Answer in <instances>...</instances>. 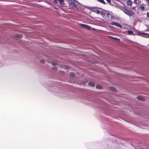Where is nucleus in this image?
I'll list each match as a JSON object with an SVG mask.
<instances>
[{
  "label": "nucleus",
  "instance_id": "4be33fe9",
  "mask_svg": "<svg viewBox=\"0 0 149 149\" xmlns=\"http://www.w3.org/2000/svg\"><path fill=\"white\" fill-rule=\"evenodd\" d=\"M109 3H111V1L110 0H106Z\"/></svg>",
  "mask_w": 149,
  "mask_h": 149
},
{
  "label": "nucleus",
  "instance_id": "dca6fc26",
  "mask_svg": "<svg viewBox=\"0 0 149 149\" xmlns=\"http://www.w3.org/2000/svg\"><path fill=\"white\" fill-rule=\"evenodd\" d=\"M73 1H74V3H76V5H78L79 4H80V3L78 2V1H77V0H73Z\"/></svg>",
  "mask_w": 149,
  "mask_h": 149
},
{
  "label": "nucleus",
  "instance_id": "bb28decb",
  "mask_svg": "<svg viewBox=\"0 0 149 149\" xmlns=\"http://www.w3.org/2000/svg\"><path fill=\"white\" fill-rule=\"evenodd\" d=\"M114 40H118L119 39H118L117 38H114V39H113Z\"/></svg>",
  "mask_w": 149,
  "mask_h": 149
},
{
  "label": "nucleus",
  "instance_id": "f8f14e48",
  "mask_svg": "<svg viewBox=\"0 0 149 149\" xmlns=\"http://www.w3.org/2000/svg\"><path fill=\"white\" fill-rule=\"evenodd\" d=\"M137 99L139 100H141L143 101L144 100V99L141 96L137 97Z\"/></svg>",
  "mask_w": 149,
  "mask_h": 149
},
{
  "label": "nucleus",
  "instance_id": "2eb2a0df",
  "mask_svg": "<svg viewBox=\"0 0 149 149\" xmlns=\"http://www.w3.org/2000/svg\"><path fill=\"white\" fill-rule=\"evenodd\" d=\"M98 1H99V2L104 4H105V2L103 0H97Z\"/></svg>",
  "mask_w": 149,
  "mask_h": 149
},
{
  "label": "nucleus",
  "instance_id": "6ab92c4d",
  "mask_svg": "<svg viewBox=\"0 0 149 149\" xmlns=\"http://www.w3.org/2000/svg\"><path fill=\"white\" fill-rule=\"evenodd\" d=\"M19 35H17L16 36L17 37H19V38H21L22 37V35H19Z\"/></svg>",
  "mask_w": 149,
  "mask_h": 149
},
{
  "label": "nucleus",
  "instance_id": "a878e982",
  "mask_svg": "<svg viewBox=\"0 0 149 149\" xmlns=\"http://www.w3.org/2000/svg\"><path fill=\"white\" fill-rule=\"evenodd\" d=\"M58 1V0H54V1L55 3H56Z\"/></svg>",
  "mask_w": 149,
  "mask_h": 149
},
{
  "label": "nucleus",
  "instance_id": "c85d7f7f",
  "mask_svg": "<svg viewBox=\"0 0 149 149\" xmlns=\"http://www.w3.org/2000/svg\"><path fill=\"white\" fill-rule=\"evenodd\" d=\"M146 31H149V28H148V29L146 30Z\"/></svg>",
  "mask_w": 149,
  "mask_h": 149
},
{
  "label": "nucleus",
  "instance_id": "39448f33",
  "mask_svg": "<svg viewBox=\"0 0 149 149\" xmlns=\"http://www.w3.org/2000/svg\"><path fill=\"white\" fill-rule=\"evenodd\" d=\"M110 24L117 26L120 28H122V26L120 24L115 22H112L110 23Z\"/></svg>",
  "mask_w": 149,
  "mask_h": 149
},
{
  "label": "nucleus",
  "instance_id": "7ed1b4c3",
  "mask_svg": "<svg viewBox=\"0 0 149 149\" xmlns=\"http://www.w3.org/2000/svg\"><path fill=\"white\" fill-rule=\"evenodd\" d=\"M77 5L74 2H71L69 3V7L70 8L75 11H78L79 10L77 8Z\"/></svg>",
  "mask_w": 149,
  "mask_h": 149
},
{
  "label": "nucleus",
  "instance_id": "a211bd4d",
  "mask_svg": "<svg viewBox=\"0 0 149 149\" xmlns=\"http://www.w3.org/2000/svg\"><path fill=\"white\" fill-rule=\"evenodd\" d=\"M111 90H112L113 91H116V90L115 88L113 87H112L111 89Z\"/></svg>",
  "mask_w": 149,
  "mask_h": 149
},
{
  "label": "nucleus",
  "instance_id": "ddd939ff",
  "mask_svg": "<svg viewBox=\"0 0 149 149\" xmlns=\"http://www.w3.org/2000/svg\"><path fill=\"white\" fill-rule=\"evenodd\" d=\"M96 87L97 88L101 89L102 88V87L101 86L99 85H97L96 86Z\"/></svg>",
  "mask_w": 149,
  "mask_h": 149
},
{
  "label": "nucleus",
  "instance_id": "4468645a",
  "mask_svg": "<svg viewBox=\"0 0 149 149\" xmlns=\"http://www.w3.org/2000/svg\"><path fill=\"white\" fill-rule=\"evenodd\" d=\"M127 32L129 35H132L133 33V32L130 31H128Z\"/></svg>",
  "mask_w": 149,
  "mask_h": 149
},
{
  "label": "nucleus",
  "instance_id": "9b49d317",
  "mask_svg": "<svg viewBox=\"0 0 149 149\" xmlns=\"http://www.w3.org/2000/svg\"><path fill=\"white\" fill-rule=\"evenodd\" d=\"M88 84L91 86L94 87L95 86V84L94 83L91 82H90L88 83Z\"/></svg>",
  "mask_w": 149,
  "mask_h": 149
},
{
  "label": "nucleus",
  "instance_id": "9d476101",
  "mask_svg": "<svg viewBox=\"0 0 149 149\" xmlns=\"http://www.w3.org/2000/svg\"><path fill=\"white\" fill-rule=\"evenodd\" d=\"M139 8L141 10H146V8L144 6H141L139 7Z\"/></svg>",
  "mask_w": 149,
  "mask_h": 149
},
{
  "label": "nucleus",
  "instance_id": "393cba45",
  "mask_svg": "<svg viewBox=\"0 0 149 149\" xmlns=\"http://www.w3.org/2000/svg\"><path fill=\"white\" fill-rule=\"evenodd\" d=\"M146 1L148 4H149V0H146Z\"/></svg>",
  "mask_w": 149,
  "mask_h": 149
},
{
  "label": "nucleus",
  "instance_id": "6e6552de",
  "mask_svg": "<svg viewBox=\"0 0 149 149\" xmlns=\"http://www.w3.org/2000/svg\"><path fill=\"white\" fill-rule=\"evenodd\" d=\"M127 3L128 5L131 6L132 4V2L130 0H128L127 1Z\"/></svg>",
  "mask_w": 149,
  "mask_h": 149
},
{
  "label": "nucleus",
  "instance_id": "aec40b11",
  "mask_svg": "<svg viewBox=\"0 0 149 149\" xmlns=\"http://www.w3.org/2000/svg\"><path fill=\"white\" fill-rule=\"evenodd\" d=\"M74 74L73 73H70V75L71 76H74Z\"/></svg>",
  "mask_w": 149,
  "mask_h": 149
},
{
  "label": "nucleus",
  "instance_id": "20e7f679",
  "mask_svg": "<svg viewBox=\"0 0 149 149\" xmlns=\"http://www.w3.org/2000/svg\"><path fill=\"white\" fill-rule=\"evenodd\" d=\"M80 25L82 28L87 29L88 30H90L91 29V26L86 24H80Z\"/></svg>",
  "mask_w": 149,
  "mask_h": 149
},
{
  "label": "nucleus",
  "instance_id": "412c9836",
  "mask_svg": "<svg viewBox=\"0 0 149 149\" xmlns=\"http://www.w3.org/2000/svg\"><path fill=\"white\" fill-rule=\"evenodd\" d=\"M137 0H134V3L136 4L137 3Z\"/></svg>",
  "mask_w": 149,
  "mask_h": 149
},
{
  "label": "nucleus",
  "instance_id": "b1692460",
  "mask_svg": "<svg viewBox=\"0 0 149 149\" xmlns=\"http://www.w3.org/2000/svg\"><path fill=\"white\" fill-rule=\"evenodd\" d=\"M40 62H42L43 63H44V61L43 60H41L40 61Z\"/></svg>",
  "mask_w": 149,
  "mask_h": 149
},
{
  "label": "nucleus",
  "instance_id": "0eeeda50",
  "mask_svg": "<svg viewBox=\"0 0 149 149\" xmlns=\"http://www.w3.org/2000/svg\"><path fill=\"white\" fill-rule=\"evenodd\" d=\"M124 13H125L126 14L128 15H130V13L131 11L130 10H126V12L124 11Z\"/></svg>",
  "mask_w": 149,
  "mask_h": 149
},
{
  "label": "nucleus",
  "instance_id": "f257e3e1",
  "mask_svg": "<svg viewBox=\"0 0 149 149\" xmlns=\"http://www.w3.org/2000/svg\"><path fill=\"white\" fill-rule=\"evenodd\" d=\"M104 14L102 16L105 20L107 21L111 20L113 17V14L109 11H107L104 10Z\"/></svg>",
  "mask_w": 149,
  "mask_h": 149
},
{
  "label": "nucleus",
  "instance_id": "cd10ccee",
  "mask_svg": "<svg viewBox=\"0 0 149 149\" xmlns=\"http://www.w3.org/2000/svg\"><path fill=\"white\" fill-rule=\"evenodd\" d=\"M109 37H110V38L113 39H114V37H112V36H109Z\"/></svg>",
  "mask_w": 149,
  "mask_h": 149
},
{
  "label": "nucleus",
  "instance_id": "f3484780",
  "mask_svg": "<svg viewBox=\"0 0 149 149\" xmlns=\"http://www.w3.org/2000/svg\"><path fill=\"white\" fill-rule=\"evenodd\" d=\"M52 64L53 65H56V63L55 62H53L52 63Z\"/></svg>",
  "mask_w": 149,
  "mask_h": 149
},
{
  "label": "nucleus",
  "instance_id": "1a4fd4ad",
  "mask_svg": "<svg viewBox=\"0 0 149 149\" xmlns=\"http://www.w3.org/2000/svg\"><path fill=\"white\" fill-rule=\"evenodd\" d=\"M59 3L61 5H64L65 4L64 0H58Z\"/></svg>",
  "mask_w": 149,
  "mask_h": 149
},
{
  "label": "nucleus",
  "instance_id": "5701e85b",
  "mask_svg": "<svg viewBox=\"0 0 149 149\" xmlns=\"http://www.w3.org/2000/svg\"><path fill=\"white\" fill-rule=\"evenodd\" d=\"M147 16L149 18V13L148 12L147 13Z\"/></svg>",
  "mask_w": 149,
  "mask_h": 149
},
{
  "label": "nucleus",
  "instance_id": "423d86ee",
  "mask_svg": "<svg viewBox=\"0 0 149 149\" xmlns=\"http://www.w3.org/2000/svg\"><path fill=\"white\" fill-rule=\"evenodd\" d=\"M140 34L142 36L144 37L147 38L149 36V35L147 33H141Z\"/></svg>",
  "mask_w": 149,
  "mask_h": 149
},
{
  "label": "nucleus",
  "instance_id": "f03ea898",
  "mask_svg": "<svg viewBox=\"0 0 149 149\" xmlns=\"http://www.w3.org/2000/svg\"><path fill=\"white\" fill-rule=\"evenodd\" d=\"M91 10L92 12L96 13L98 15H100L101 16L104 14V10L102 9L95 7H91Z\"/></svg>",
  "mask_w": 149,
  "mask_h": 149
}]
</instances>
